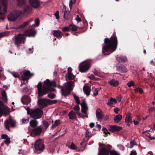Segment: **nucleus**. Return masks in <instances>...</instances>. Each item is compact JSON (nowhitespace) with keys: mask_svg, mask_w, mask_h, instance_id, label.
I'll return each instance as SVG.
<instances>
[{"mask_svg":"<svg viewBox=\"0 0 155 155\" xmlns=\"http://www.w3.org/2000/svg\"><path fill=\"white\" fill-rule=\"evenodd\" d=\"M52 86L54 87L57 86L56 83L54 81L51 82L49 79H47L44 81L43 85L41 82H39L37 86L38 96L42 97L50 92L54 91L55 89L52 88Z\"/></svg>","mask_w":155,"mask_h":155,"instance_id":"nucleus-1","label":"nucleus"},{"mask_svg":"<svg viewBox=\"0 0 155 155\" xmlns=\"http://www.w3.org/2000/svg\"><path fill=\"white\" fill-rule=\"evenodd\" d=\"M104 45L102 51L104 55H107L116 50L117 44V39H104Z\"/></svg>","mask_w":155,"mask_h":155,"instance_id":"nucleus-2","label":"nucleus"},{"mask_svg":"<svg viewBox=\"0 0 155 155\" xmlns=\"http://www.w3.org/2000/svg\"><path fill=\"white\" fill-rule=\"evenodd\" d=\"M36 34V31L33 29L26 30L24 34H19L15 39H25V36L34 37Z\"/></svg>","mask_w":155,"mask_h":155,"instance_id":"nucleus-3","label":"nucleus"},{"mask_svg":"<svg viewBox=\"0 0 155 155\" xmlns=\"http://www.w3.org/2000/svg\"><path fill=\"white\" fill-rule=\"evenodd\" d=\"M34 147L35 153L39 154L44 150L45 145L41 139L37 140L35 143Z\"/></svg>","mask_w":155,"mask_h":155,"instance_id":"nucleus-4","label":"nucleus"},{"mask_svg":"<svg viewBox=\"0 0 155 155\" xmlns=\"http://www.w3.org/2000/svg\"><path fill=\"white\" fill-rule=\"evenodd\" d=\"M43 114V111L38 108L35 109H31L30 116L34 119H36L41 118Z\"/></svg>","mask_w":155,"mask_h":155,"instance_id":"nucleus-5","label":"nucleus"},{"mask_svg":"<svg viewBox=\"0 0 155 155\" xmlns=\"http://www.w3.org/2000/svg\"><path fill=\"white\" fill-rule=\"evenodd\" d=\"M22 14V12L21 11L15 10L9 14L7 17L8 19L10 21H15Z\"/></svg>","mask_w":155,"mask_h":155,"instance_id":"nucleus-6","label":"nucleus"},{"mask_svg":"<svg viewBox=\"0 0 155 155\" xmlns=\"http://www.w3.org/2000/svg\"><path fill=\"white\" fill-rule=\"evenodd\" d=\"M4 125L6 130L10 131V127L13 128L16 126V121L10 117L4 121Z\"/></svg>","mask_w":155,"mask_h":155,"instance_id":"nucleus-7","label":"nucleus"},{"mask_svg":"<svg viewBox=\"0 0 155 155\" xmlns=\"http://www.w3.org/2000/svg\"><path fill=\"white\" fill-rule=\"evenodd\" d=\"M10 112V108L5 105L2 101H0V118L3 115L8 114Z\"/></svg>","mask_w":155,"mask_h":155,"instance_id":"nucleus-8","label":"nucleus"},{"mask_svg":"<svg viewBox=\"0 0 155 155\" xmlns=\"http://www.w3.org/2000/svg\"><path fill=\"white\" fill-rule=\"evenodd\" d=\"M91 66L89 62L84 61L81 63L78 67L79 71L81 72H86L90 68Z\"/></svg>","mask_w":155,"mask_h":155,"instance_id":"nucleus-9","label":"nucleus"},{"mask_svg":"<svg viewBox=\"0 0 155 155\" xmlns=\"http://www.w3.org/2000/svg\"><path fill=\"white\" fill-rule=\"evenodd\" d=\"M34 75V74L31 73L29 71H23V74L20 76V78L24 81H26V83L27 84L28 82V80L29 79V78H31Z\"/></svg>","mask_w":155,"mask_h":155,"instance_id":"nucleus-10","label":"nucleus"},{"mask_svg":"<svg viewBox=\"0 0 155 155\" xmlns=\"http://www.w3.org/2000/svg\"><path fill=\"white\" fill-rule=\"evenodd\" d=\"M48 99L41 98L38 101V104L39 107L41 109L47 107L48 105Z\"/></svg>","mask_w":155,"mask_h":155,"instance_id":"nucleus-11","label":"nucleus"},{"mask_svg":"<svg viewBox=\"0 0 155 155\" xmlns=\"http://www.w3.org/2000/svg\"><path fill=\"white\" fill-rule=\"evenodd\" d=\"M2 4L3 6H0V17L2 19H4L5 18V15L7 11V8L6 6L5 0H3Z\"/></svg>","mask_w":155,"mask_h":155,"instance_id":"nucleus-12","label":"nucleus"},{"mask_svg":"<svg viewBox=\"0 0 155 155\" xmlns=\"http://www.w3.org/2000/svg\"><path fill=\"white\" fill-rule=\"evenodd\" d=\"M42 131V129L40 126L34 128L31 130V135L32 136L40 135Z\"/></svg>","mask_w":155,"mask_h":155,"instance_id":"nucleus-13","label":"nucleus"},{"mask_svg":"<svg viewBox=\"0 0 155 155\" xmlns=\"http://www.w3.org/2000/svg\"><path fill=\"white\" fill-rule=\"evenodd\" d=\"M31 99L28 95H25L21 99V101L23 104L27 105L30 103Z\"/></svg>","mask_w":155,"mask_h":155,"instance_id":"nucleus-14","label":"nucleus"},{"mask_svg":"<svg viewBox=\"0 0 155 155\" xmlns=\"http://www.w3.org/2000/svg\"><path fill=\"white\" fill-rule=\"evenodd\" d=\"M62 12L64 13V18L66 20H69L70 18V12L66 10V7L65 5L63 6Z\"/></svg>","mask_w":155,"mask_h":155,"instance_id":"nucleus-15","label":"nucleus"},{"mask_svg":"<svg viewBox=\"0 0 155 155\" xmlns=\"http://www.w3.org/2000/svg\"><path fill=\"white\" fill-rule=\"evenodd\" d=\"M29 2L31 6L34 8H37L40 6L39 0H29Z\"/></svg>","mask_w":155,"mask_h":155,"instance_id":"nucleus-16","label":"nucleus"},{"mask_svg":"<svg viewBox=\"0 0 155 155\" xmlns=\"http://www.w3.org/2000/svg\"><path fill=\"white\" fill-rule=\"evenodd\" d=\"M101 146L104 147H102L99 152V155H109V150H107L105 148V146L104 143H102Z\"/></svg>","mask_w":155,"mask_h":155,"instance_id":"nucleus-17","label":"nucleus"},{"mask_svg":"<svg viewBox=\"0 0 155 155\" xmlns=\"http://www.w3.org/2000/svg\"><path fill=\"white\" fill-rule=\"evenodd\" d=\"M74 82L73 81H71L69 82H67L64 84L65 85V88L68 89L70 91H71L73 89L74 87Z\"/></svg>","mask_w":155,"mask_h":155,"instance_id":"nucleus-18","label":"nucleus"},{"mask_svg":"<svg viewBox=\"0 0 155 155\" xmlns=\"http://www.w3.org/2000/svg\"><path fill=\"white\" fill-rule=\"evenodd\" d=\"M53 35L57 38H61L62 35L64 36V33H62L60 30H54L52 32Z\"/></svg>","mask_w":155,"mask_h":155,"instance_id":"nucleus-19","label":"nucleus"},{"mask_svg":"<svg viewBox=\"0 0 155 155\" xmlns=\"http://www.w3.org/2000/svg\"><path fill=\"white\" fill-rule=\"evenodd\" d=\"M81 111L85 114H87V110H88L87 104L85 100L83 101L81 104Z\"/></svg>","mask_w":155,"mask_h":155,"instance_id":"nucleus-20","label":"nucleus"},{"mask_svg":"<svg viewBox=\"0 0 155 155\" xmlns=\"http://www.w3.org/2000/svg\"><path fill=\"white\" fill-rule=\"evenodd\" d=\"M109 130L112 132L115 131H118L122 129L121 127L116 125H110L109 126Z\"/></svg>","mask_w":155,"mask_h":155,"instance_id":"nucleus-21","label":"nucleus"},{"mask_svg":"<svg viewBox=\"0 0 155 155\" xmlns=\"http://www.w3.org/2000/svg\"><path fill=\"white\" fill-rule=\"evenodd\" d=\"M96 116L99 120H101L104 116L102 110L100 108L97 109L96 111Z\"/></svg>","mask_w":155,"mask_h":155,"instance_id":"nucleus-22","label":"nucleus"},{"mask_svg":"<svg viewBox=\"0 0 155 155\" xmlns=\"http://www.w3.org/2000/svg\"><path fill=\"white\" fill-rule=\"evenodd\" d=\"M14 44L17 47H19L22 44H24L25 42V39H13Z\"/></svg>","mask_w":155,"mask_h":155,"instance_id":"nucleus-23","label":"nucleus"},{"mask_svg":"<svg viewBox=\"0 0 155 155\" xmlns=\"http://www.w3.org/2000/svg\"><path fill=\"white\" fill-rule=\"evenodd\" d=\"M23 11L25 14L30 13L32 11V8L31 6L29 5H25L23 8Z\"/></svg>","mask_w":155,"mask_h":155,"instance_id":"nucleus-24","label":"nucleus"},{"mask_svg":"<svg viewBox=\"0 0 155 155\" xmlns=\"http://www.w3.org/2000/svg\"><path fill=\"white\" fill-rule=\"evenodd\" d=\"M117 70L120 71L121 72H126L127 70L123 64H120L119 66H116Z\"/></svg>","mask_w":155,"mask_h":155,"instance_id":"nucleus-25","label":"nucleus"},{"mask_svg":"<svg viewBox=\"0 0 155 155\" xmlns=\"http://www.w3.org/2000/svg\"><path fill=\"white\" fill-rule=\"evenodd\" d=\"M62 95L64 97H66L69 94L71 91L69 90L68 89L65 88H62L61 90Z\"/></svg>","mask_w":155,"mask_h":155,"instance_id":"nucleus-26","label":"nucleus"},{"mask_svg":"<svg viewBox=\"0 0 155 155\" xmlns=\"http://www.w3.org/2000/svg\"><path fill=\"white\" fill-rule=\"evenodd\" d=\"M83 90L84 93L86 94L87 96L90 94L91 88L87 86H84L83 87Z\"/></svg>","mask_w":155,"mask_h":155,"instance_id":"nucleus-27","label":"nucleus"},{"mask_svg":"<svg viewBox=\"0 0 155 155\" xmlns=\"http://www.w3.org/2000/svg\"><path fill=\"white\" fill-rule=\"evenodd\" d=\"M38 124V121L35 119L31 120L29 122L30 126L33 128L37 127Z\"/></svg>","mask_w":155,"mask_h":155,"instance_id":"nucleus-28","label":"nucleus"},{"mask_svg":"<svg viewBox=\"0 0 155 155\" xmlns=\"http://www.w3.org/2000/svg\"><path fill=\"white\" fill-rule=\"evenodd\" d=\"M116 59L119 62H125L127 61L126 57L124 56H120L116 57Z\"/></svg>","mask_w":155,"mask_h":155,"instance_id":"nucleus-29","label":"nucleus"},{"mask_svg":"<svg viewBox=\"0 0 155 155\" xmlns=\"http://www.w3.org/2000/svg\"><path fill=\"white\" fill-rule=\"evenodd\" d=\"M26 3L25 0H17V5L21 7L25 5Z\"/></svg>","mask_w":155,"mask_h":155,"instance_id":"nucleus-30","label":"nucleus"},{"mask_svg":"<svg viewBox=\"0 0 155 155\" xmlns=\"http://www.w3.org/2000/svg\"><path fill=\"white\" fill-rule=\"evenodd\" d=\"M117 101L116 99L111 97L110 98L109 100H108L107 104L109 106H111L113 104V103L116 104L117 103Z\"/></svg>","mask_w":155,"mask_h":155,"instance_id":"nucleus-31","label":"nucleus"},{"mask_svg":"<svg viewBox=\"0 0 155 155\" xmlns=\"http://www.w3.org/2000/svg\"><path fill=\"white\" fill-rule=\"evenodd\" d=\"M119 82L115 79H112L109 82V84L111 85H112L114 87H117L119 84Z\"/></svg>","mask_w":155,"mask_h":155,"instance_id":"nucleus-32","label":"nucleus"},{"mask_svg":"<svg viewBox=\"0 0 155 155\" xmlns=\"http://www.w3.org/2000/svg\"><path fill=\"white\" fill-rule=\"evenodd\" d=\"M68 116L70 119L73 120L75 119L76 117V113L72 110H71L68 114Z\"/></svg>","mask_w":155,"mask_h":155,"instance_id":"nucleus-33","label":"nucleus"},{"mask_svg":"<svg viewBox=\"0 0 155 155\" xmlns=\"http://www.w3.org/2000/svg\"><path fill=\"white\" fill-rule=\"evenodd\" d=\"M2 99L5 102H7L8 101L7 97L6 92L4 91L2 92Z\"/></svg>","mask_w":155,"mask_h":155,"instance_id":"nucleus-34","label":"nucleus"},{"mask_svg":"<svg viewBox=\"0 0 155 155\" xmlns=\"http://www.w3.org/2000/svg\"><path fill=\"white\" fill-rule=\"evenodd\" d=\"M60 124V120H57L54 121V124L52 125L51 127V129L53 130L54 128L59 125Z\"/></svg>","mask_w":155,"mask_h":155,"instance_id":"nucleus-35","label":"nucleus"},{"mask_svg":"<svg viewBox=\"0 0 155 155\" xmlns=\"http://www.w3.org/2000/svg\"><path fill=\"white\" fill-rule=\"evenodd\" d=\"M122 118V116L120 114H118L114 117V120L115 122L118 123L120 121Z\"/></svg>","mask_w":155,"mask_h":155,"instance_id":"nucleus-36","label":"nucleus"},{"mask_svg":"<svg viewBox=\"0 0 155 155\" xmlns=\"http://www.w3.org/2000/svg\"><path fill=\"white\" fill-rule=\"evenodd\" d=\"M69 27L70 29L73 31H76L78 28V27L76 26L75 25L72 24H70L69 25Z\"/></svg>","mask_w":155,"mask_h":155,"instance_id":"nucleus-37","label":"nucleus"},{"mask_svg":"<svg viewBox=\"0 0 155 155\" xmlns=\"http://www.w3.org/2000/svg\"><path fill=\"white\" fill-rule=\"evenodd\" d=\"M42 123L43 125L45 126V128L46 130L49 127V124L47 121L45 120H43L42 121Z\"/></svg>","mask_w":155,"mask_h":155,"instance_id":"nucleus-38","label":"nucleus"},{"mask_svg":"<svg viewBox=\"0 0 155 155\" xmlns=\"http://www.w3.org/2000/svg\"><path fill=\"white\" fill-rule=\"evenodd\" d=\"M102 130L103 131V133L105 134L104 137H107L108 136V134H110V133L107 130L105 127H103Z\"/></svg>","mask_w":155,"mask_h":155,"instance_id":"nucleus-39","label":"nucleus"},{"mask_svg":"<svg viewBox=\"0 0 155 155\" xmlns=\"http://www.w3.org/2000/svg\"><path fill=\"white\" fill-rule=\"evenodd\" d=\"M73 96L74 97V99L75 100V101L77 103V104H80V101L79 99V97L78 96L76 95L75 94H73Z\"/></svg>","mask_w":155,"mask_h":155,"instance_id":"nucleus-40","label":"nucleus"},{"mask_svg":"<svg viewBox=\"0 0 155 155\" xmlns=\"http://www.w3.org/2000/svg\"><path fill=\"white\" fill-rule=\"evenodd\" d=\"M29 24V22L25 21L23 24L20 25L18 26V27L19 28H22L25 27V26L28 25Z\"/></svg>","mask_w":155,"mask_h":155,"instance_id":"nucleus-41","label":"nucleus"},{"mask_svg":"<svg viewBox=\"0 0 155 155\" xmlns=\"http://www.w3.org/2000/svg\"><path fill=\"white\" fill-rule=\"evenodd\" d=\"M9 32L8 31H5L0 33V38L3 36H5L8 35Z\"/></svg>","mask_w":155,"mask_h":155,"instance_id":"nucleus-42","label":"nucleus"},{"mask_svg":"<svg viewBox=\"0 0 155 155\" xmlns=\"http://www.w3.org/2000/svg\"><path fill=\"white\" fill-rule=\"evenodd\" d=\"M134 90L135 91V92H139L141 94H142L143 92V90L141 88H136L135 89H134Z\"/></svg>","mask_w":155,"mask_h":155,"instance_id":"nucleus-43","label":"nucleus"},{"mask_svg":"<svg viewBox=\"0 0 155 155\" xmlns=\"http://www.w3.org/2000/svg\"><path fill=\"white\" fill-rule=\"evenodd\" d=\"M48 104L49 105L54 104L56 103L57 102V101L56 100H51L48 99Z\"/></svg>","mask_w":155,"mask_h":155,"instance_id":"nucleus-44","label":"nucleus"},{"mask_svg":"<svg viewBox=\"0 0 155 155\" xmlns=\"http://www.w3.org/2000/svg\"><path fill=\"white\" fill-rule=\"evenodd\" d=\"M125 121L126 122H127L128 123L127 125L129 126L130 125V124H128L129 123H131V122H132L131 119L130 117H126Z\"/></svg>","mask_w":155,"mask_h":155,"instance_id":"nucleus-45","label":"nucleus"},{"mask_svg":"<svg viewBox=\"0 0 155 155\" xmlns=\"http://www.w3.org/2000/svg\"><path fill=\"white\" fill-rule=\"evenodd\" d=\"M69 147L72 149L74 150H76L77 148V147L76 146L75 144L73 142L72 143Z\"/></svg>","mask_w":155,"mask_h":155,"instance_id":"nucleus-46","label":"nucleus"},{"mask_svg":"<svg viewBox=\"0 0 155 155\" xmlns=\"http://www.w3.org/2000/svg\"><path fill=\"white\" fill-rule=\"evenodd\" d=\"M55 96V95L54 93H49L48 94V97L51 99L54 98Z\"/></svg>","mask_w":155,"mask_h":155,"instance_id":"nucleus-47","label":"nucleus"},{"mask_svg":"<svg viewBox=\"0 0 155 155\" xmlns=\"http://www.w3.org/2000/svg\"><path fill=\"white\" fill-rule=\"evenodd\" d=\"M134 84V82L133 81H131L127 83V85L129 87H130L131 86H133Z\"/></svg>","mask_w":155,"mask_h":155,"instance_id":"nucleus-48","label":"nucleus"},{"mask_svg":"<svg viewBox=\"0 0 155 155\" xmlns=\"http://www.w3.org/2000/svg\"><path fill=\"white\" fill-rule=\"evenodd\" d=\"M70 29L69 27L66 26L64 27L62 29L63 32H67L69 31Z\"/></svg>","mask_w":155,"mask_h":155,"instance_id":"nucleus-49","label":"nucleus"},{"mask_svg":"<svg viewBox=\"0 0 155 155\" xmlns=\"http://www.w3.org/2000/svg\"><path fill=\"white\" fill-rule=\"evenodd\" d=\"M76 2V0H70L69 3V7L70 8H71L73 5Z\"/></svg>","mask_w":155,"mask_h":155,"instance_id":"nucleus-50","label":"nucleus"},{"mask_svg":"<svg viewBox=\"0 0 155 155\" xmlns=\"http://www.w3.org/2000/svg\"><path fill=\"white\" fill-rule=\"evenodd\" d=\"M110 155H120L115 150L111 151L110 153Z\"/></svg>","mask_w":155,"mask_h":155,"instance_id":"nucleus-51","label":"nucleus"},{"mask_svg":"<svg viewBox=\"0 0 155 155\" xmlns=\"http://www.w3.org/2000/svg\"><path fill=\"white\" fill-rule=\"evenodd\" d=\"M10 142V140L9 137L6 138V140L4 141V143H5L6 145H8Z\"/></svg>","mask_w":155,"mask_h":155,"instance_id":"nucleus-52","label":"nucleus"},{"mask_svg":"<svg viewBox=\"0 0 155 155\" xmlns=\"http://www.w3.org/2000/svg\"><path fill=\"white\" fill-rule=\"evenodd\" d=\"M72 71V69L70 67H68V74H69V78L70 77V76L71 75V71Z\"/></svg>","mask_w":155,"mask_h":155,"instance_id":"nucleus-53","label":"nucleus"},{"mask_svg":"<svg viewBox=\"0 0 155 155\" xmlns=\"http://www.w3.org/2000/svg\"><path fill=\"white\" fill-rule=\"evenodd\" d=\"M111 146L109 145V144H108L107 145V146H106V147H105L107 150L108 151L109 150V153H110V151H111Z\"/></svg>","mask_w":155,"mask_h":155,"instance_id":"nucleus-54","label":"nucleus"},{"mask_svg":"<svg viewBox=\"0 0 155 155\" xmlns=\"http://www.w3.org/2000/svg\"><path fill=\"white\" fill-rule=\"evenodd\" d=\"M78 105V104H77V105H76L74 107H73V109L74 110L76 111L79 110L80 108Z\"/></svg>","mask_w":155,"mask_h":155,"instance_id":"nucleus-55","label":"nucleus"},{"mask_svg":"<svg viewBox=\"0 0 155 155\" xmlns=\"http://www.w3.org/2000/svg\"><path fill=\"white\" fill-rule=\"evenodd\" d=\"M54 15L56 16V18L57 19H58L59 18V12L58 11H57L54 14Z\"/></svg>","mask_w":155,"mask_h":155,"instance_id":"nucleus-56","label":"nucleus"},{"mask_svg":"<svg viewBox=\"0 0 155 155\" xmlns=\"http://www.w3.org/2000/svg\"><path fill=\"white\" fill-rule=\"evenodd\" d=\"M68 78L70 80H72L74 79L75 78V76L72 73L71 75L70 76V77H69V74L68 75Z\"/></svg>","mask_w":155,"mask_h":155,"instance_id":"nucleus-57","label":"nucleus"},{"mask_svg":"<svg viewBox=\"0 0 155 155\" xmlns=\"http://www.w3.org/2000/svg\"><path fill=\"white\" fill-rule=\"evenodd\" d=\"M11 73L12 75L15 78H20V77H19V75H18L16 73H14L13 72H11Z\"/></svg>","mask_w":155,"mask_h":155,"instance_id":"nucleus-58","label":"nucleus"},{"mask_svg":"<svg viewBox=\"0 0 155 155\" xmlns=\"http://www.w3.org/2000/svg\"><path fill=\"white\" fill-rule=\"evenodd\" d=\"M28 120L29 118L25 119V118H24L22 119V123L24 124L28 123Z\"/></svg>","mask_w":155,"mask_h":155,"instance_id":"nucleus-59","label":"nucleus"},{"mask_svg":"<svg viewBox=\"0 0 155 155\" xmlns=\"http://www.w3.org/2000/svg\"><path fill=\"white\" fill-rule=\"evenodd\" d=\"M91 134L90 133L89 131L87 130L86 131L85 135L86 137H91V136H90Z\"/></svg>","mask_w":155,"mask_h":155,"instance_id":"nucleus-60","label":"nucleus"},{"mask_svg":"<svg viewBox=\"0 0 155 155\" xmlns=\"http://www.w3.org/2000/svg\"><path fill=\"white\" fill-rule=\"evenodd\" d=\"M76 20L78 22H80L81 21V18L79 17V16L78 15H77V17L76 18Z\"/></svg>","mask_w":155,"mask_h":155,"instance_id":"nucleus-61","label":"nucleus"},{"mask_svg":"<svg viewBox=\"0 0 155 155\" xmlns=\"http://www.w3.org/2000/svg\"><path fill=\"white\" fill-rule=\"evenodd\" d=\"M35 23L37 26H38L39 25L40 21L38 19H36L35 20Z\"/></svg>","mask_w":155,"mask_h":155,"instance_id":"nucleus-62","label":"nucleus"},{"mask_svg":"<svg viewBox=\"0 0 155 155\" xmlns=\"http://www.w3.org/2000/svg\"><path fill=\"white\" fill-rule=\"evenodd\" d=\"M119 111L120 109L116 107L114 109V111L116 114H118Z\"/></svg>","mask_w":155,"mask_h":155,"instance_id":"nucleus-63","label":"nucleus"},{"mask_svg":"<svg viewBox=\"0 0 155 155\" xmlns=\"http://www.w3.org/2000/svg\"><path fill=\"white\" fill-rule=\"evenodd\" d=\"M137 153L136 151L133 150L130 153V155H137Z\"/></svg>","mask_w":155,"mask_h":155,"instance_id":"nucleus-64","label":"nucleus"}]
</instances>
